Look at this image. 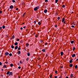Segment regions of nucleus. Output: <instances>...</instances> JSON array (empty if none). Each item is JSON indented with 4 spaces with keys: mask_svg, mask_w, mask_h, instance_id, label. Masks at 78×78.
<instances>
[{
    "mask_svg": "<svg viewBox=\"0 0 78 78\" xmlns=\"http://www.w3.org/2000/svg\"><path fill=\"white\" fill-rule=\"evenodd\" d=\"M50 78H52V77L51 76H52V75H50Z\"/></svg>",
    "mask_w": 78,
    "mask_h": 78,
    "instance_id": "nucleus-44",
    "label": "nucleus"
},
{
    "mask_svg": "<svg viewBox=\"0 0 78 78\" xmlns=\"http://www.w3.org/2000/svg\"><path fill=\"white\" fill-rule=\"evenodd\" d=\"M37 36H38V35H35V37H37Z\"/></svg>",
    "mask_w": 78,
    "mask_h": 78,
    "instance_id": "nucleus-45",
    "label": "nucleus"
},
{
    "mask_svg": "<svg viewBox=\"0 0 78 78\" xmlns=\"http://www.w3.org/2000/svg\"><path fill=\"white\" fill-rule=\"evenodd\" d=\"M10 67H12L13 66V64H10Z\"/></svg>",
    "mask_w": 78,
    "mask_h": 78,
    "instance_id": "nucleus-23",
    "label": "nucleus"
},
{
    "mask_svg": "<svg viewBox=\"0 0 78 78\" xmlns=\"http://www.w3.org/2000/svg\"><path fill=\"white\" fill-rule=\"evenodd\" d=\"M69 67H73V65H72V64H71L69 65Z\"/></svg>",
    "mask_w": 78,
    "mask_h": 78,
    "instance_id": "nucleus-12",
    "label": "nucleus"
},
{
    "mask_svg": "<svg viewBox=\"0 0 78 78\" xmlns=\"http://www.w3.org/2000/svg\"><path fill=\"white\" fill-rule=\"evenodd\" d=\"M18 45V43L17 42H16L14 43L15 45Z\"/></svg>",
    "mask_w": 78,
    "mask_h": 78,
    "instance_id": "nucleus-10",
    "label": "nucleus"
},
{
    "mask_svg": "<svg viewBox=\"0 0 78 78\" xmlns=\"http://www.w3.org/2000/svg\"><path fill=\"white\" fill-rule=\"evenodd\" d=\"M73 75L72 74H71L70 75V77H71V78H72V77H73Z\"/></svg>",
    "mask_w": 78,
    "mask_h": 78,
    "instance_id": "nucleus-15",
    "label": "nucleus"
},
{
    "mask_svg": "<svg viewBox=\"0 0 78 78\" xmlns=\"http://www.w3.org/2000/svg\"><path fill=\"white\" fill-rule=\"evenodd\" d=\"M27 55L28 56H30V52H28L27 53Z\"/></svg>",
    "mask_w": 78,
    "mask_h": 78,
    "instance_id": "nucleus-6",
    "label": "nucleus"
},
{
    "mask_svg": "<svg viewBox=\"0 0 78 78\" xmlns=\"http://www.w3.org/2000/svg\"><path fill=\"white\" fill-rule=\"evenodd\" d=\"M38 25H40L41 24V23L40 22H38Z\"/></svg>",
    "mask_w": 78,
    "mask_h": 78,
    "instance_id": "nucleus-22",
    "label": "nucleus"
},
{
    "mask_svg": "<svg viewBox=\"0 0 78 78\" xmlns=\"http://www.w3.org/2000/svg\"><path fill=\"white\" fill-rule=\"evenodd\" d=\"M66 22H66V21H64V24H66Z\"/></svg>",
    "mask_w": 78,
    "mask_h": 78,
    "instance_id": "nucleus-40",
    "label": "nucleus"
},
{
    "mask_svg": "<svg viewBox=\"0 0 78 78\" xmlns=\"http://www.w3.org/2000/svg\"><path fill=\"white\" fill-rule=\"evenodd\" d=\"M3 71V69H2L1 71Z\"/></svg>",
    "mask_w": 78,
    "mask_h": 78,
    "instance_id": "nucleus-59",
    "label": "nucleus"
},
{
    "mask_svg": "<svg viewBox=\"0 0 78 78\" xmlns=\"http://www.w3.org/2000/svg\"><path fill=\"white\" fill-rule=\"evenodd\" d=\"M2 62H0V66H2Z\"/></svg>",
    "mask_w": 78,
    "mask_h": 78,
    "instance_id": "nucleus-41",
    "label": "nucleus"
},
{
    "mask_svg": "<svg viewBox=\"0 0 78 78\" xmlns=\"http://www.w3.org/2000/svg\"><path fill=\"white\" fill-rule=\"evenodd\" d=\"M12 1L13 3H15V2H16V1L14 0H12Z\"/></svg>",
    "mask_w": 78,
    "mask_h": 78,
    "instance_id": "nucleus-27",
    "label": "nucleus"
},
{
    "mask_svg": "<svg viewBox=\"0 0 78 78\" xmlns=\"http://www.w3.org/2000/svg\"><path fill=\"white\" fill-rule=\"evenodd\" d=\"M62 67H63V66H61L60 67V68H61V69H62Z\"/></svg>",
    "mask_w": 78,
    "mask_h": 78,
    "instance_id": "nucleus-54",
    "label": "nucleus"
},
{
    "mask_svg": "<svg viewBox=\"0 0 78 78\" xmlns=\"http://www.w3.org/2000/svg\"><path fill=\"white\" fill-rule=\"evenodd\" d=\"M18 9H19V8H16V10H18Z\"/></svg>",
    "mask_w": 78,
    "mask_h": 78,
    "instance_id": "nucleus-51",
    "label": "nucleus"
},
{
    "mask_svg": "<svg viewBox=\"0 0 78 78\" xmlns=\"http://www.w3.org/2000/svg\"><path fill=\"white\" fill-rule=\"evenodd\" d=\"M23 30V28L21 27V28H20V30Z\"/></svg>",
    "mask_w": 78,
    "mask_h": 78,
    "instance_id": "nucleus-43",
    "label": "nucleus"
},
{
    "mask_svg": "<svg viewBox=\"0 0 78 78\" xmlns=\"http://www.w3.org/2000/svg\"><path fill=\"white\" fill-rule=\"evenodd\" d=\"M29 45V44L28 43H27L26 44V46L27 47H28Z\"/></svg>",
    "mask_w": 78,
    "mask_h": 78,
    "instance_id": "nucleus-18",
    "label": "nucleus"
},
{
    "mask_svg": "<svg viewBox=\"0 0 78 78\" xmlns=\"http://www.w3.org/2000/svg\"><path fill=\"white\" fill-rule=\"evenodd\" d=\"M34 22V23H36V21H35Z\"/></svg>",
    "mask_w": 78,
    "mask_h": 78,
    "instance_id": "nucleus-53",
    "label": "nucleus"
},
{
    "mask_svg": "<svg viewBox=\"0 0 78 78\" xmlns=\"http://www.w3.org/2000/svg\"><path fill=\"white\" fill-rule=\"evenodd\" d=\"M2 27H0V30H2Z\"/></svg>",
    "mask_w": 78,
    "mask_h": 78,
    "instance_id": "nucleus-48",
    "label": "nucleus"
},
{
    "mask_svg": "<svg viewBox=\"0 0 78 78\" xmlns=\"http://www.w3.org/2000/svg\"><path fill=\"white\" fill-rule=\"evenodd\" d=\"M71 44H73L74 43V41H71Z\"/></svg>",
    "mask_w": 78,
    "mask_h": 78,
    "instance_id": "nucleus-25",
    "label": "nucleus"
},
{
    "mask_svg": "<svg viewBox=\"0 0 78 78\" xmlns=\"http://www.w3.org/2000/svg\"><path fill=\"white\" fill-rule=\"evenodd\" d=\"M14 35H13L12 36V37L10 39V40H11L12 39H14Z\"/></svg>",
    "mask_w": 78,
    "mask_h": 78,
    "instance_id": "nucleus-9",
    "label": "nucleus"
},
{
    "mask_svg": "<svg viewBox=\"0 0 78 78\" xmlns=\"http://www.w3.org/2000/svg\"><path fill=\"white\" fill-rule=\"evenodd\" d=\"M57 76H55V78H57Z\"/></svg>",
    "mask_w": 78,
    "mask_h": 78,
    "instance_id": "nucleus-56",
    "label": "nucleus"
},
{
    "mask_svg": "<svg viewBox=\"0 0 78 78\" xmlns=\"http://www.w3.org/2000/svg\"><path fill=\"white\" fill-rule=\"evenodd\" d=\"M57 19L58 20H59V19H60V18L59 17H58Z\"/></svg>",
    "mask_w": 78,
    "mask_h": 78,
    "instance_id": "nucleus-38",
    "label": "nucleus"
},
{
    "mask_svg": "<svg viewBox=\"0 0 78 78\" xmlns=\"http://www.w3.org/2000/svg\"><path fill=\"white\" fill-rule=\"evenodd\" d=\"M38 60H40V59H41V58H38Z\"/></svg>",
    "mask_w": 78,
    "mask_h": 78,
    "instance_id": "nucleus-52",
    "label": "nucleus"
},
{
    "mask_svg": "<svg viewBox=\"0 0 78 78\" xmlns=\"http://www.w3.org/2000/svg\"><path fill=\"white\" fill-rule=\"evenodd\" d=\"M10 9H13V5H10L9 7Z\"/></svg>",
    "mask_w": 78,
    "mask_h": 78,
    "instance_id": "nucleus-4",
    "label": "nucleus"
},
{
    "mask_svg": "<svg viewBox=\"0 0 78 78\" xmlns=\"http://www.w3.org/2000/svg\"><path fill=\"white\" fill-rule=\"evenodd\" d=\"M58 2V0H55V3H57Z\"/></svg>",
    "mask_w": 78,
    "mask_h": 78,
    "instance_id": "nucleus-26",
    "label": "nucleus"
},
{
    "mask_svg": "<svg viewBox=\"0 0 78 78\" xmlns=\"http://www.w3.org/2000/svg\"><path fill=\"white\" fill-rule=\"evenodd\" d=\"M17 48H18V46H16L15 47V50H17Z\"/></svg>",
    "mask_w": 78,
    "mask_h": 78,
    "instance_id": "nucleus-7",
    "label": "nucleus"
},
{
    "mask_svg": "<svg viewBox=\"0 0 78 78\" xmlns=\"http://www.w3.org/2000/svg\"><path fill=\"white\" fill-rule=\"evenodd\" d=\"M2 27L3 29H5V25H3Z\"/></svg>",
    "mask_w": 78,
    "mask_h": 78,
    "instance_id": "nucleus-20",
    "label": "nucleus"
},
{
    "mask_svg": "<svg viewBox=\"0 0 78 78\" xmlns=\"http://www.w3.org/2000/svg\"><path fill=\"white\" fill-rule=\"evenodd\" d=\"M64 20H65V19L64 18H63L62 20V22H63L64 21Z\"/></svg>",
    "mask_w": 78,
    "mask_h": 78,
    "instance_id": "nucleus-13",
    "label": "nucleus"
},
{
    "mask_svg": "<svg viewBox=\"0 0 78 78\" xmlns=\"http://www.w3.org/2000/svg\"><path fill=\"white\" fill-rule=\"evenodd\" d=\"M69 62L70 63H72V61L71 60H70L69 61Z\"/></svg>",
    "mask_w": 78,
    "mask_h": 78,
    "instance_id": "nucleus-30",
    "label": "nucleus"
},
{
    "mask_svg": "<svg viewBox=\"0 0 78 78\" xmlns=\"http://www.w3.org/2000/svg\"><path fill=\"white\" fill-rule=\"evenodd\" d=\"M26 28V26H24V27H23V28Z\"/></svg>",
    "mask_w": 78,
    "mask_h": 78,
    "instance_id": "nucleus-49",
    "label": "nucleus"
},
{
    "mask_svg": "<svg viewBox=\"0 0 78 78\" xmlns=\"http://www.w3.org/2000/svg\"><path fill=\"white\" fill-rule=\"evenodd\" d=\"M44 12L45 13H47V10L46 9H45V10H44Z\"/></svg>",
    "mask_w": 78,
    "mask_h": 78,
    "instance_id": "nucleus-5",
    "label": "nucleus"
},
{
    "mask_svg": "<svg viewBox=\"0 0 78 78\" xmlns=\"http://www.w3.org/2000/svg\"><path fill=\"white\" fill-rule=\"evenodd\" d=\"M1 76H3V75H1Z\"/></svg>",
    "mask_w": 78,
    "mask_h": 78,
    "instance_id": "nucleus-63",
    "label": "nucleus"
},
{
    "mask_svg": "<svg viewBox=\"0 0 78 78\" xmlns=\"http://www.w3.org/2000/svg\"><path fill=\"white\" fill-rule=\"evenodd\" d=\"M42 51L43 52H45V49H43Z\"/></svg>",
    "mask_w": 78,
    "mask_h": 78,
    "instance_id": "nucleus-16",
    "label": "nucleus"
},
{
    "mask_svg": "<svg viewBox=\"0 0 78 78\" xmlns=\"http://www.w3.org/2000/svg\"><path fill=\"white\" fill-rule=\"evenodd\" d=\"M73 59H71V60L72 61H73Z\"/></svg>",
    "mask_w": 78,
    "mask_h": 78,
    "instance_id": "nucleus-64",
    "label": "nucleus"
},
{
    "mask_svg": "<svg viewBox=\"0 0 78 78\" xmlns=\"http://www.w3.org/2000/svg\"><path fill=\"white\" fill-rule=\"evenodd\" d=\"M75 56H76V55H75V54H73L72 55V57H73V58H74V57H75Z\"/></svg>",
    "mask_w": 78,
    "mask_h": 78,
    "instance_id": "nucleus-8",
    "label": "nucleus"
},
{
    "mask_svg": "<svg viewBox=\"0 0 78 78\" xmlns=\"http://www.w3.org/2000/svg\"><path fill=\"white\" fill-rule=\"evenodd\" d=\"M12 48H14V46L13 45H11V46Z\"/></svg>",
    "mask_w": 78,
    "mask_h": 78,
    "instance_id": "nucleus-14",
    "label": "nucleus"
},
{
    "mask_svg": "<svg viewBox=\"0 0 78 78\" xmlns=\"http://www.w3.org/2000/svg\"><path fill=\"white\" fill-rule=\"evenodd\" d=\"M9 76H11V75H12V72H10L9 73Z\"/></svg>",
    "mask_w": 78,
    "mask_h": 78,
    "instance_id": "nucleus-3",
    "label": "nucleus"
},
{
    "mask_svg": "<svg viewBox=\"0 0 78 78\" xmlns=\"http://www.w3.org/2000/svg\"><path fill=\"white\" fill-rule=\"evenodd\" d=\"M46 56H47H47H48V54H47L46 55Z\"/></svg>",
    "mask_w": 78,
    "mask_h": 78,
    "instance_id": "nucleus-55",
    "label": "nucleus"
},
{
    "mask_svg": "<svg viewBox=\"0 0 78 78\" xmlns=\"http://www.w3.org/2000/svg\"><path fill=\"white\" fill-rule=\"evenodd\" d=\"M43 42V41H41V43Z\"/></svg>",
    "mask_w": 78,
    "mask_h": 78,
    "instance_id": "nucleus-60",
    "label": "nucleus"
},
{
    "mask_svg": "<svg viewBox=\"0 0 78 78\" xmlns=\"http://www.w3.org/2000/svg\"><path fill=\"white\" fill-rule=\"evenodd\" d=\"M18 69H21V67L20 66H19L18 67Z\"/></svg>",
    "mask_w": 78,
    "mask_h": 78,
    "instance_id": "nucleus-33",
    "label": "nucleus"
},
{
    "mask_svg": "<svg viewBox=\"0 0 78 78\" xmlns=\"http://www.w3.org/2000/svg\"><path fill=\"white\" fill-rule=\"evenodd\" d=\"M9 73H10L9 71H8V72H7V73L6 74H7V75H9Z\"/></svg>",
    "mask_w": 78,
    "mask_h": 78,
    "instance_id": "nucleus-24",
    "label": "nucleus"
},
{
    "mask_svg": "<svg viewBox=\"0 0 78 78\" xmlns=\"http://www.w3.org/2000/svg\"><path fill=\"white\" fill-rule=\"evenodd\" d=\"M18 55H20V51H18Z\"/></svg>",
    "mask_w": 78,
    "mask_h": 78,
    "instance_id": "nucleus-17",
    "label": "nucleus"
},
{
    "mask_svg": "<svg viewBox=\"0 0 78 78\" xmlns=\"http://www.w3.org/2000/svg\"><path fill=\"white\" fill-rule=\"evenodd\" d=\"M20 64H22V61H20Z\"/></svg>",
    "mask_w": 78,
    "mask_h": 78,
    "instance_id": "nucleus-36",
    "label": "nucleus"
},
{
    "mask_svg": "<svg viewBox=\"0 0 78 78\" xmlns=\"http://www.w3.org/2000/svg\"><path fill=\"white\" fill-rule=\"evenodd\" d=\"M66 78H69V77H68V76H66Z\"/></svg>",
    "mask_w": 78,
    "mask_h": 78,
    "instance_id": "nucleus-58",
    "label": "nucleus"
},
{
    "mask_svg": "<svg viewBox=\"0 0 78 78\" xmlns=\"http://www.w3.org/2000/svg\"><path fill=\"white\" fill-rule=\"evenodd\" d=\"M75 47H74L73 48V51H74V50H75Z\"/></svg>",
    "mask_w": 78,
    "mask_h": 78,
    "instance_id": "nucleus-31",
    "label": "nucleus"
},
{
    "mask_svg": "<svg viewBox=\"0 0 78 78\" xmlns=\"http://www.w3.org/2000/svg\"><path fill=\"white\" fill-rule=\"evenodd\" d=\"M29 60V58L27 57V58L26 59V61H28Z\"/></svg>",
    "mask_w": 78,
    "mask_h": 78,
    "instance_id": "nucleus-29",
    "label": "nucleus"
},
{
    "mask_svg": "<svg viewBox=\"0 0 78 78\" xmlns=\"http://www.w3.org/2000/svg\"><path fill=\"white\" fill-rule=\"evenodd\" d=\"M14 8L15 9V8H16V6H15L14 7Z\"/></svg>",
    "mask_w": 78,
    "mask_h": 78,
    "instance_id": "nucleus-62",
    "label": "nucleus"
},
{
    "mask_svg": "<svg viewBox=\"0 0 78 78\" xmlns=\"http://www.w3.org/2000/svg\"><path fill=\"white\" fill-rule=\"evenodd\" d=\"M38 9H39V8H37V7H36L34 9V11H37Z\"/></svg>",
    "mask_w": 78,
    "mask_h": 78,
    "instance_id": "nucleus-1",
    "label": "nucleus"
},
{
    "mask_svg": "<svg viewBox=\"0 0 78 78\" xmlns=\"http://www.w3.org/2000/svg\"><path fill=\"white\" fill-rule=\"evenodd\" d=\"M65 7V5H63L62 6V8H64Z\"/></svg>",
    "mask_w": 78,
    "mask_h": 78,
    "instance_id": "nucleus-35",
    "label": "nucleus"
},
{
    "mask_svg": "<svg viewBox=\"0 0 78 78\" xmlns=\"http://www.w3.org/2000/svg\"><path fill=\"white\" fill-rule=\"evenodd\" d=\"M60 54L62 56H63V54H64V52H61L60 53Z\"/></svg>",
    "mask_w": 78,
    "mask_h": 78,
    "instance_id": "nucleus-11",
    "label": "nucleus"
},
{
    "mask_svg": "<svg viewBox=\"0 0 78 78\" xmlns=\"http://www.w3.org/2000/svg\"><path fill=\"white\" fill-rule=\"evenodd\" d=\"M71 27H72V28H74V26H73V25Z\"/></svg>",
    "mask_w": 78,
    "mask_h": 78,
    "instance_id": "nucleus-42",
    "label": "nucleus"
},
{
    "mask_svg": "<svg viewBox=\"0 0 78 78\" xmlns=\"http://www.w3.org/2000/svg\"><path fill=\"white\" fill-rule=\"evenodd\" d=\"M57 70H56L55 72V73H57Z\"/></svg>",
    "mask_w": 78,
    "mask_h": 78,
    "instance_id": "nucleus-46",
    "label": "nucleus"
},
{
    "mask_svg": "<svg viewBox=\"0 0 78 78\" xmlns=\"http://www.w3.org/2000/svg\"><path fill=\"white\" fill-rule=\"evenodd\" d=\"M20 40L19 38H17V39H16V41H19Z\"/></svg>",
    "mask_w": 78,
    "mask_h": 78,
    "instance_id": "nucleus-32",
    "label": "nucleus"
},
{
    "mask_svg": "<svg viewBox=\"0 0 78 78\" xmlns=\"http://www.w3.org/2000/svg\"><path fill=\"white\" fill-rule=\"evenodd\" d=\"M18 50H20V48H18Z\"/></svg>",
    "mask_w": 78,
    "mask_h": 78,
    "instance_id": "nucleus-34",
    "label": "nucleus"
},
{
    "mask_svg": "<svg viewBox=\"0 0 78 78\" xmlns=\"http://www.w3.org/2000/svg\"><path fill=\"white\" fill-rule=\"evenodd\" d=\"M20 43H22L23 41H20Z\"/></svg>",
    "mask_w": 78,
    "mask_h": 78,
    "instance_id": "nucleus-47",
    "label": "nucleus"
},
{
    "mask_svg": "<svg viewBox=\"0 0 78 78\" xmlns=\"http://www.w3.org/2000/svg\"><path fill=\"white\" fill-rule=\"evenodd\" d=\"M78 67V66L77 65H75V69H77V68Z\"/></svg>",
    "mask_w": 78,
    "mask_h": 78,
    "instance_id": "nucleus-19",
    "label": "nucleus"
},
{
    "mask_svg": "<svg viewBox=\"0 0 78 78\" xmlns=\"http://www.w3.org/2000/svg\"><path fill=\"white\" fill-rule=\"evenodd\" d=\"M5 55L6 56H8V55H9V53L8 52H6L5 53Z\"/></svg>",
    "mask_w": 78,
    "mask_h": 78,
    "instance_id": "nucleus-2",
    "label": "nucleus"
},
{
    "mask_svg": "<svg viewBox=\"0 0 78 78\" xmlns=\"http://www.w3.org/2000/svg\"><path fill=\"white\" fill-rule=\"evenodd\" d=\"M0 14H2V10H0Z\"/></svg>",
    "mask_w": 78,
    "mask_h": 78,
    "instance_id": "nucleus-37",
    "label": "nucleus"
},
{
    "mask_svg": "<svg viewBox=\"0 0 78 78\" xmlns=\"http://www.w3.org/2000/svg\"><path fill=\"white\" fill-rule=\"evenodd\" d=\"M45 2H48V0H45Z\"/></svg>",
    "mask_w": 78,
    "mask_h": 78,
    "instance_id": "nucleus-39",
    "label": "nucleus"
},
{
    "mask_svg": "<svg viewBox=\"0 0 78 78\" xmlns=\"http://www.w3.org/2000/svg\"><path fill=\"white\" fill-rule=\"evenodd\" d=\"M12 53H10L9 54V56H12Z\"/></svg>",
    "mask_w": 78,
    "mask_h": 78,
    "instance_id": "nucleus-28",
    "label": "nucleus"
},
{
    "mask_svg": "<svg viewBox=\"0 0 78 78\" xmlns=\"http://www.w3.org/2000/svg\"><path fill=\"white\" fill-rule=\"evenodd\" d=\"M5 63H6L7 64H8V62H6Z\"/></svg>",
    "mask_w": 78,
    "mask_h": 78,
    "instance_id": "nucleus-57",
    "label": "nucleus"
},
{
    "mask_svg": "<svg viewBox=\"0 0 78 78\" xmlns=\"http://www.w3.org/2000/svg\"><path fill=\"white\" fill-rule=\"evenodd\" d=\"M3 67L4 68H6V65H4L3 66Z\"/></svg>",
    "mask_w": 78,
    "mask_h": 78,
    "instance_id": "nucleus-21",
    "label": "nucleus"
},
{
    "mask_svg": "<svg viewBox=\"0 0 78 78\" xmlns=\"http://www.w3.org/2000/svg\"><path fill=\"white\" fill-rule=\"evenodd\" d=\"M55 27H57V25H55Z\"/></svg>",
    "mask_w": 78,
    "mask_h": 78,
    "instance_id": "nucleus-61",
    "label": "nucleus"
},
{
    "mask_svg": "<svg viewBox=\"0 0 78 78\" xmlns=\"http://www.w3.org/2000/svg\"><path fill=\"white\" fill-rule=\"evenodd\" d=\"M47 44H48L46 42L45 43V45H47Z\"/></svg>",
    "mask_w": 78,
    "mask_h": 78,
    "instance_id": "nucleus-50",
    "label": "nucleus"
}]
</instances>
